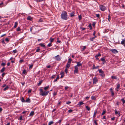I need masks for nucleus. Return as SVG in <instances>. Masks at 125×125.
Wrapping results in <instances>:
<instances>
[{"label":"nucleus","instance_id":"1","mask_svg":"<svg viewBox=\"0 0 125 125\" xmlns=\"http://www.w3.org/2000/svg\"><path fill=\"white\" fill-rule=\"evenodd\" d=\"M61 17L62 20H67L68 18L67 12L65 11H62L61 13Z\"/></svg>","mask_w":125,"mask_h":125},{"label":"nucleus","instance_id":"2","mask_svg":"<svg viewBox=\"0 0 125 125\" xmlns=\"http://www.w3.org/2000/svg\"><path fill=\"white\" fill-rule=\"evenodd\" d=\"M40 94L42 96H46L49 92V91H48L47 92L43 91L42 89H40Z\"/></svg>","mask_w":125,"mask_h":125},{"label":"nucleus","instance_id":"3","mask_svg":"<svg viewBox=\"0 0 125 125\" xmlns=\"http://www.w3.org/2000/svg\"><path fill=\"white\" fill-rule=\"evenodd\" d=\"M53 58L57 61H59L61 60V58L59 55H58L56 56L53 57Z\"/></svg>","mask_w":125,"mask_h":125},{"label":"nucleus","instance_id":"4","mask_svg":"<svg viewBox=\"0 0 125 125\" xmlns=\"http://www.w3.org/2000/svg\"><path fill=\"white\" fill-rule=\"evenodd\" d=\"M101 10L102 11H104L106 10V7L103 5H100L99 6Z\"/></svg>","mask_w":125,"mask_h":125},{"label":"nucleus","instance_id":"5","mask_svg":"<svg viewBox=\"0 0 125 125\" xmlns=\"http://www.w3.org/2000/svg\"><path fill=\"white\" fill-rule=\"evenodd\" d=\"M75 70H74V73H78V68L77 67L75 66H74Z\"/></svg>","mask_w":125,"mask_h":125},{"label":"nucleus","instance_id":"6","mask_svg":"<svg viewBox=\"0 0 125 125\" xmlns=\"http://www.w3.org/2000/svg\"><path fill=\"white\" fill-rule=\"evenodd\" d=\"M93 83L94 84H95L96 82L98 81L97 78L96 77H94V78L93 80Z\"/></svg>","mask_w":125,"mask_h":125},{"label":"nucleus","instance_id":"7","mask_svg":"<svg viewBox=\"0 0 125 125\" xmlns=\"http://www.w3.org/2000/svg\"><path fill=\"white\" fill-rule=\"evenodd\" d=\"M110 51L112 52L115 53H116L118 52L116 49H111L110 50Z\"/></svg>","mask_w":125,"mask_h":125},{"label":"nucleus","instance_id":"8","mask_svg":"<svg viewBox=\"0 0 125 125\" xmlns=\"http://www.w3.org/2000/svg\"><path fill=\"white\" fill-rule=\"evenodd\" d=\"M75 62L77 64V65H76L75 66L77 67L82 66V63H80V62Z\"/></svg>","mask_w":125,"mask_h":125},{"label":"nucleus","instance_id":"9","mask_svg":"<svg viewBox=\"0 0 125 125\" xmlns=\"http://www.w3.org/2000/svg\"><path fill=\"white\" fill-rule=\"evenodd\" d=\"M120 87V84L118 83L117 84V87H116L115 89L117 91H119V88Z\"/></svg>","mask_w":125,"mask_h":125},{"label":"nucleus","instance_id":"10","mask_svg":"<svg viewBox=\"0 0 125 125\" xmlns=\"http://www.w3.org/2000/svg\"><path fill=\"white\" fill-rule=\"evenodd\" d=\"M121 44L124 45L125 47V38L124 40L123 39L121 42Z\"/></svg>","mask_w":125,"mask_h":125},{"label":"nucleus","instance_id":"11","mask_svg":"<svg viewBox=\"0 0 125 125\" xmlns=\"http://www.w3.org/2000/svg\"><path fill=\"white\" fill-rule=\"evenodd\" d=\"M75 14L74 12L73 11L71 13H70V17H73L74 16V14Z\"/></svg>","mask_w":125,"mask_h":125},{"label":"nucleus","instance_id":"12","mask_svg":"<svg viewBox=\"0 0 125 125\" xmlns=\"http://www.w3.org/2000/svg\"><path fill=\"white\" fill-rule=\"evenodd\" d=\"M97 110H96V111L95 110L94 112V114L93 115V118H94L95 117V115L97 113Z\"/></svg>","mask_w":125,"mask_h":125},{"label":"nucleus","instance_id":"13","mask_svg":"<svg viewBox=\"0 0 125 125\" xmlns=\"http://www.w3.org/2000/svg\"><path fill=\"white\" fill-rule=\"evenodd\" d=\"M27 19L28 20L31 21L32 20V18L31 16H29L27 18Z\"/></svg>","mask_w":125,"mask_h":125},{"label":"nucleus","instance_id":"14","mask_svg":"<svg viewBox=\"0 0 125 125\" xmlns=\"http://www.w3.org/2000/svg\"><path fill=\"white\" fill-rule=\"evenodd\" d=\"M99 67V66H96V67H95V65L94 64L93 65V69H96L98 68Z\"/></svg>","mask_w":125,"mask_h":125},{"label":"nucleus","instance_id":"15","mask_svg":"<svg viewBox=\"0 0 125 125\" xmlns=\"http://www.w3.org/2000/svg\"><path fill=\"white\" fill-rule=\"evenodd\" d=\"M96 36H94L92 38H91L90 39V40L92 41H93L94 39L95 38Z\"/></svg>","mask_w":125,"mask_h":125},{"label":"nucleus","instance_id":"16","mask_svg":"<svg viewBox=\"0 0 125 125\" xmlns=\"http://www.w3.org/2000/svg\"><path fill=\"white\" fill-rule=\"evenodd\" d=\"M59 75H58L57 76V78H56L55 79L54 81L53 82H55L57 81V80L59 79Z\"/></svg>","mask_w":125,"mask_h":125},{"label":"nucleus","instance_id":"17","mask_svg":"<svg viewBox=\"0 0 125 125\" xmlns=\"http://www.w3.org/2000/svg\"><path fill=\"white\" fill-rule=\"evenodd\" d=\"M88 27L90 28V30H91L92 29V24L91 23H90L88 25Z\"/></svg>","mask_w":125,"mask_h":125},{"label":"nucleus","instance_id":"18","mask_svg":"<svg viewBox=\"0 0 125 125\" xmlns=\"http://www.w3.org/2000/svg\"><path fill=\"white\" fill-rule=\"evenodd\" d=\"M111 77L112 79H116L117 78V77L114 76H112Z\"/></svg>","mask_w":125,"mask_h":125},{"label":"nucleus","instance_id":"19","mask_svg":"<svg viewBox=\"0 0 125 125\" xmlns=\"http://www.w3.org/2000/svg\"><path fill=\"white\" fill-rule=\"evenodd\" d=\"M5 68L4 67L3 68L0 70V72L1 73L5 71Z\"/></svg>","mask_w":125,"mask_h":125},{"label":"nucleus","instance_id":"20","mask_svg":"<svg viewBox=\"0 0 125 125\" xmlns=\"http://www.w3.org/2000/svg\"><path fill=\"white\" fill-rule=\"evenodd\" d=\"M25 102H29L30 103L31 102L29 98H27L26 100H25Z\"/></svg>","mask_w":125,"mask_h":125},{"label":"nucleus","instance_id":"21","mask_svg":"<svg viewBox=\"0 0 125 125\" xmlns=\"http://www.w3.org/2000/svg\"><path fill=\"white\" fill-rule=\"evenodd\" d=\"M18 25V23L17 22H15L14 25V28H16Z\"/></svg>","mask_w":125,"mask_h":125},{"label":"nucleus","instance_id":"22","mask_svg":"<svg viewBox=\"0 0 125 125\" xmlns=\"http://www.w3.org/2000/svg\"><path fill=\"white\" fill-rule=\"evenodd\" d=\"M34 114V112L33 111H31L29 115L30 116H32Z\"/></svg>","mask_w":125,"mask_h":125},{"label":"nucleus","instance_id":"23","mask_svg":"<svg viewBox=\"0 0 125 125\" xmlns=\"http://www.w3.org/2000/svg\"><path fill=\"white\" fill-rule=\"evenodd\" d=\"M83 104L84 103L83 102H79V103L78 104V105L80 106L81 105Z\"/></svg>","mask_w":125,"mask_h":125},{"label":"nucleus","instance_id":"24","mask_svg":"<svg viewBox=\"0 0 125 125\" xmlns=\"http://www.w3.org/2000/svg\"><path fill=\"white\" fill-rule=\"evenodd\" d=\"M61 76L60 78H63V77L64 75V73L63 72L62 73H61Z\"/></svg>","mask_w":125,"mask_h":125},{"label":"nucleus","instance_id":"25","mask_svg":"<svg viewBox=\"0 0 125 125\" xmlns=\"http://www.w3.org/2000/svg\"><path fill=\"white\" fill-rule=\"evenodd\" d=\"M49 85H48L46 87H45L44 88V89L46 91V90L49 88Z\"/></svg>","mask_w":125,"mask_h":125},{"label":"nucleus","instance_id":"26","mask_svg":"<svg viewBox=\"0 0 125 125\" xmlns=\"http://www.w3.org/2000/svg\"><path fill=\"white\" fill-rule=\"evenodd\" d=\"M99 73H104V72L101 69H99L98 70Z\"/></svg>","mask_w":125,"mask_h":125},{"label":"nucleus","instance_id":"27","mask_svg":"<svg viewBox=\"0 0 125 125\" xmlns=\"http://www.w3.org/2000/svg\"><path fill=\"white\" fill-rule=\"evenodd\" d=\"M50 40L51 42H52L54 41V39L52 38H50Z\"/></svg>","mask_w":125,"mask_h":125},{"label":"nucleus","instance_id":"28","mask_svg":"<svg viewBox=\"0 0 125 125\" xmlns=\"http://www.w3.org/2000/svg\"><path fill=\"white\" fill-rule=\"evenodd\" d=\"M21 101L23 102H25V100L24 99V98L23 97H22L21 99Z\"/></svg>","mask_w":125,"mask_h":125},{"label":"nucleus","instance_id":"29","mask_svg":"<svg viewBox=\"0 0 125 125\" xmlns=\"http://www.w3.org/2000/svg\"><path fill=\"white\" fill-rule=\"evenodd\" d=\"M70 67V65L69 63H67L66 64V68H69Z\"/></svg>","mask_w":125,"mask_h":125},{"label":"nucleus","instance_id":"30","mask_svg":"<svg viewBox=\"0 0 125 125\" xmlns=\"http://www.w3.org/2000/svg\"><path fill=\"white\" fill-rule=\"evenodd\" d=\"M85 107L87 109V110H88V111H89L90 110V107H89L88 106H85Z\"/></svg>","mask_w":125,"mask_h":125},{"label":"nucleus","instance_id":"31","mask_svg":"<svg viewBox=\"0 0 125 125\" xmlns=\"http://www.w3.org/2000/svg\"><path fill=\"white\" fill-rule=\"evenodd\" d=\"M9 88V87L8 86H7L3 89V90L4 91H5L7 90H8Z\"/></svg>","mask_w":125,"mask_h":125},{"label":"nucleus","instance_id":"32","mask_svg":"<svg viewBox=\"0 0 125 125\" xmlns=\"http://www.w3.org/2000/svg\"><path fill=\"white\" fill-rule=\"evenodd\" d=\"M72 60L71 59V58H69L68 59V63H71V62L72 61Z\"/></svg>","mask_w":125,"mask_h":125},{"label":"nucleus","instance_id":"33","mask_svg":"<svg viewBox=\"0 0 125 125\" xmlns=\"http://www.w3.org/2000/svg\"><path fill=\"white\" fill-rule=\"evenodd\" d=\"M42 80L41 81L39 82V83L38 84V86H39L42 83Z\"/></svg>","mask_w":125,"mask_h":125},{"label":"nucleus","instance_id":"34","mask_svg":"<svg viewBox=\"0 0 125 125\" xmlns=\"http://www.w3.org/2000/svg\"><path fill=\"white\" fill-rule=\"evenodd\" d=\"M53 123L54 122L53 121H50L48 125H51L53 124Z\"/></svg>","mask_w":125,"mask_h":125},{"label":"nucleus","instance_id":"35","mask_svg":"<svg viewBox=\"0 0 125 125\" xmlns=\"http://www.w3.org/2000/svg\"><path fill=\"white\" fill-rule=\"evenodd\" d=\"M105 58L104 57H103L100 60L102 62H104L105 61Z\"/></svg>","mask_w":125,"mask_h":125},{"label":"nucleus","instance_id":"36","mask_svg":"<svg viewBox=\"0 0 125 125\" xmlns=\"http://www.w3.org/2000/svg\"><path fill=\"white\" fill-rule=\"evenodd\" d=\"M101 56V55L99 53H98V54L96 55L95 56V58H97L99 56Z\"/></svg>","mask_w":125,"mask_h":125},{"label":"nucleus","instance_id":"37","mask_svg":"<svg viewBox=\"0 0 125 125\" xmlns=\"http://www.w3.org/2000/svg\"><path fill=\"white\" fill-rule=\"evenodd\" d=\"M106 112V110H104L103 111V112L102 113V115H104Z\"/></svg>","mask_w":125,"mask_h":125},{"label":"nucleus","instance_id":"38","mask_svg":"<svg viewBox=\"0 0 125 125\" xmlns=\"http://www.w3.org/2000/svg\"><path fill=\"white\" fill-rule=\"evenodd\" d=\"M121 101L122 102L123 104H124L125 103V100H124V98L122 99Z\"/></svg>","mask_w":125,"mask_h":125},{"label":"nucleus","instance_id":"39","mask_svg":"<svg viewBox=\"0 0 125 125\" xmlns=\"http://www.w3.org/2000/svg\"><path fill=\"white\" fill-rule=\"evenodd\" d=\"M100 75L102 77H103L105 76V74L104 73H101V74H100Z\"/></svg>","mask_w":125,"mask_h":125},{"label":"nucleus","instance_id":"40","mask_svg":"<svg viewBox=\"0 0 125 125\" xmlns=\"http://www.w3.org/2000/svg\"><path fill=\"white\" fill-rule=\"evenodd\" d=\"M86 48V46H83V48L82 49V51H84Z\"/></svg>","mask_w":125,"mask_h":125},{"label":"nucleus","instance_id":"41","mask_svg":"<svg viewBox=\"0 0 125 125\" xmlns=\"http://www.w3.org/2000/svg\"><path fill=\"white\" fill-rule=\"evenodd\" d=\"M39 45L41 46L42 47H45V45L44 44L42 43H40Z\"/></svg>","mask_w":125,"mask_h":125},{"label":"nucleus","instance_id":"42","mask_svg":"<svg viewBox=\"0 0 125 125\" xmlns=\"http://www.w3.org/2000/svg\"><path fill=\"white\" fill-rule=\"evenodd\" d=\"M91 99L92 100H95L96 99L95 98L94 96H92L91 97Z\"/></svg>","mask_w":125,"mask_h":125},{"label":"nucleus","instance_id":"43","mask_svg":"<svg viewBox=\"0 0 125 125\" xmlns=\"http://www.w3.org/2000/svg\"><path fill=\"white\" fill-rule=\"evenodd\" d=\"M5 65V63L4 62H2L1 63V65L2 66H4Z\"/></svg>","mask_w":125,"mask_h":125},{"label":"nucleus","instance_id":"44","mask_svg":"<svg viewBox=\"0 0 125 125\" xmlns=\"http://www.w3.org/2000/svg\"><path fill=\"white\" fill-rule=\"evenodd\" d=\"M17 30L18 31H19L21 30L20 28V27H18L17 28Z\"/></svg>","mask_w":125,"mask_h":125},{"label":"nucleus","instance_id":"45","mask_svg":"<svg viewBox=\"0 0 125 125\" xmlns=\"http://www.w3.org/2000/svg\"><path fill=\"white\" fill-rule=\"evenodd\" d=\"M95 15L96 17L97 18H99L100 17V15L99 14H96Z\"/></svg>","mask_w":125,"mask_h":125},{"label":"nucleus","instance_id":"46","mask_svg":"<svg viewBox=\"0 0 125 125\" xmlns=\"http://www.w3.org/2000/svg\"><path fill=\"white\" fill-rule=\"evenodd\" d=\"M40 50V49H39V47H38L37 48V49L36 50V52H39V51Z\"/></svg>","mask_w":125,"mask_h":125},{"label":"nucleus","instance_id":"47","mask_svg":"<svg viewBox=\"0 0 125 125\" xmlns=\"http://www.w3.org/2000/svg\"><path fill=\"white\" fill-rule=\"evenodd\" d=\"M80 29H82V31L84 30H85L86 29V28H83L81 27L80 28Z\"/></svg>","mask_w":125,"mask_h":125},{"label":"nucleus","instance_id":"48","mask_svg":"<svg viewBox=\"0 0 125 125\" xmlns=\"http://www.w3.org/2000/svg\"><path fill=\"white\" fill-rule=\"evenodd\" d=\"M94 123H95L96 125H97V124L96 122V120H95L94 121Z\"/></svg>","mask_w":125,"mask_h":125},{"label":"nucleus","instance_id":"49","mask_svg":"<svg viewBox=\"0 0 125 125\" xmlns=\"http://www.w3.org/2000/svg\"><path fill=\"white\" fill-rule=\"evenodd\" d=\"M51 46H52V44L51 43H49L47 45V46H48L49 47H50Z\"/></svg>","mask_w":125,"mask_h":125},{"label":"nucleus","instance_id":"50","mask_svg":"<svg viewBox=\"0 0 125 125\" xmlns=\"http://www.w3.org/2000/svg\"><path fill=\"white\" fill-rule=\"evenodd\" d=\"M33 66V64H32L30 65L29 66V68H31V69L32 68Z\"/></svg>","mask_w":125,"mask_h":125},{"label":"nucleus","instance_id":"51","mask_svg":"<svg viewBox=\"0 0 125 125\" xmlns=\"http://www.w3.org/2000/svg\"><path fill=\"white\" fill-rule=\"evenodd\" d=\"M110 18H111V17L110 16V14H109L108 15V20L109 22L110 21Z\"/></svg>","mask_w":125,"mask_h":125},{"label":"nucleus","instance_id":"52","mask_svg":"<svg viewBox=\"0 0 125 125\" xmlns=\"http://www.w3.org/2000/svg\"><path fill=\"white\" fill-rule=\"evenodd\" d=\"M111 93L112 96H113L114 95V93L113 91L111 92Z\"/></svg>","mask_w":125,"mask_h":125},{"label":"nucleus","instance_id":"53","mask_svg":"<svg viewBox=\"0 0 125 125\" xmlns=\"http://www.w3.org/2000/svg\"><path fill=\"white\" fill-rule=\"evenodd\" d=\"M78 18H79V20H81L82 19L81 15L79 16H78Z\"/></svg>","mask_w":125,"mask_h":125},{"label":"nucleus","instance_id":"54","mask_svg":"<svg viewBox=\"0 0 125 125\" xmlns=\"http://www.w3.org/2000/svg\"><path fill=\"white\" fill-rule=\"evenodd\" d=\"M65 73H67L68 72V69L67 68H65Z\"/></svg>","mask_w":125,"mask_h":125},{"label":"nucleus","instance_id":"55","mask_svg":"<svg viewBox=\"0 0 125 125\" xmlns=\"http://www.w3.org/2000/svg\"><path fill=\"white\" fill-rule=\"evenodd\" d=\"M5 40L7 42H8L9 41V39L8 38H6Z\"/></svg>","mask_w":125,"mask_h":125},{"label":"nucleus","instance_id":"56","mask_svg":"<svg viewBox=\"0 0 125 125\" xmlns=\"http://www.w3.org/2000/svg\"><path fill=\"white\" fill-rule=\"evenodd\" d=\"M26 72V70H24L23 71L22 73L23 74H25Z\"/></svg>","mask_w":125,"mask_h":125},{"label":"nucleus","instance_id":"57","mask_svg":"<svg viewBox=\"0 0 125 125\" xmlns=\"http://www.w3.org/2000/svg\"><path fill=\"white\" fill-rule=\"evenodd\" d=\"M73 111V110L71 109H70L68 110V112L69 113H70Z\"/></svg>","mask_w":125,"mask_h":125},{"label":"nucleus","instance_id":"58","mask_svg":"<svg viewBox=\"0 0 125 125\" xmlns=\"http://www.w3.org/2000/svg\"><path fill=\"white\" fill-rule=\"evenodd\" d=\"M95 22H94L92 24L93 26L94 27L95 26Z\"/></svg>","mask_w":125,"mask_h":125},{"label":"nucleus","instance_id":"59","mask_svg":"<svg viewBox=\"0 0 125 125\" xmlns=\"http://www.w3.org/2000/svg\"><path fill=\"white\" fill-rule=\"evenodd\" d=\"M55 75H53L52 76V78H54L55 77Z\"/></svg>","mask_w":125,"mask_h":125},{"label":"nucleus","instance_id":"60","mask_svg":"<svg viewBox=\"0 0 125 125\" xmlns=\"http://www.w3.org/2000/svg\"><path fill=\"white\" fill-rule=\"evenodd\" d=\"M53 96H55L56 94V93L55 92H54L53 94Z\"/></svg>","mask_w":125,"mask_h":125},{"label":"nucleus","instance_id":"61","mask_svg":"<svg viewBox=\"0 0 125 125\" xmlns=\"http://www.w3.org/2000/svg\"><path fill=\"white\" fill-rule=\"evenodd\" d=\"M95 31H94V33L93 34V36H95Z\"/></svg>","mask_w":125,"mask_h":125},{"label":"nucleus","instance_id":"62","mask_svg":"<svg viewBox=\"0 0 125 125\" xmlns=\"http://www.w3.org/2000/svg\"><path fill=\"white\" fill-rule=\"evenodd\" d=\"M71 103V102L70 101H67L66 102V104H69Z\"/></svg>","mask_w":125,"mask_h":125},{"label":"nucleus","instance_id":"63","mask_svg":"<svg viewBox=\"0 0 125 125\" xmlns=\"http://www.w3.org/2000/svg\"><path fill=\"white\" fill-rule=\"evenodd\" d=\"M19 119L20 120H22V116H21L20 117Z\"/></svg>","mask_w":125,"mask_h":125},{"label":"nucleus","instance_id":"64","mask_svg":"<svg viewBox=\"0 0 125 125\" xmlns=\"http://www.w3.org/2000/svg\"><path fill=\"white\" fill-rule=\"evenodd\" d=\"M5 73H3L1 75L2 77H4V75H5Z\"/></svg>","mask_w":125,"mask_h":125}]
</instances>
